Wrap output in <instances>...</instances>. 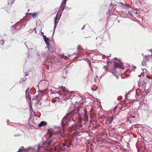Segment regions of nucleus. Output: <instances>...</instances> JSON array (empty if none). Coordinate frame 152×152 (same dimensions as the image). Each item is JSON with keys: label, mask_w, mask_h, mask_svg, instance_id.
<instances>
[{"label": "nucleus", "mask_w": 152, "mask_h": 152, "mask_svg": "<svg viewBox=\"0 0 152 152\" xmlns=\"http://www.w3.org/2000/svg\"><path fill=\"white\" fill-rule=\"evenodd\" d=\"M55 88L56 92L60 95L58 97H56L55 98L53 99L52 100L53 102L54 103L58 101L56 99H58L65 100L66 99H72L74 95H73V92H69L67 90L65 87L63 86H56Z\"/></svg>", "instance_id": "nucleus-1"}, {"label": "nucleus", "mask_w": 152, "mask_h": 152, "mask_svg": "<svg viewBox=\"0 0 152 152\" xmlns=\"http://www.w3.org/2000/svg\"><path fill=\"white\" fill-rule=\"evenodd\" d=\"M104 68L107 71L111 72L113 75L118 79L121 74V69L123 70L124 67L122 63L119 64L115 62L111 63L107 66H105Z\"/></svg>", "instance_id": "nucleus-2"}, {"label": "nucleus", "mask_w": 152, "mask_h": 152, "mask_svg": "<svg viewBox=\"0 0 152 152\" xmlns=\"http://www.w3.org/2000/svg\"><path fill=\"white\" fill-rule=\"evenodd\" d=\"M46 145L45 144V142H41L38 145L36 146L34 148H28L24 149V147H21L17 152H30L31 151L34 152H37L41 148H43Z\"/></svg>", "instance_id": "nucleus-3"}, {"label": "nucleus", "mask_w": 152, "mask_h": 152, "mask_svg": "<svg viewBox=\"0 0 152 152\" xmlns=\"http://www.w3.org/2000/svg\"><path fill=\"white\" fill-rule=\"evenodd\" d=\"M70 114H67L64 117L61 121V124L62 127L66 125L68 126L71 123H75L73 119L70 118ZM76 126L75 124H73L72 126L74 127Z\"/></svg>", "instance_id": "nucleus-4"}, {"label": "nucleus", "mask_w": 152, "mask_h": 152, "mask_svg": "<svg viewBox=\"0 0 152 152\" xmlns=\"http://www.w3.org/2000/svg\"><path fill=\"white\" fill-rule=\"evenodd\" d=\"M134 93H135V97H133L131 99L132 100H134L133 101H138L140 99L141 97L138 94L136 90L135 91H134ZM132 101H130L128 103H126L125 102H124V104H123L121 107L120 108V109L122 111H124L125 110L126 108H124V107L126 106L128 107H129L132 104Z\"/></svg>", "instance_id": "nucleus-5"}, {"label": "nucleus", "mask_w": 152, "mask_h": 152, "mask_svg": "<svg viewBox=\"0 0 152 152\" xmlns=\"http://www.w3.org/2000/svg\"><path fill=\"white\" fill-rule=\"evenodd\" d=\"M84 110V115L83 118H84V121L85 122H87L88 121V117L87 115V111L86 108L85 109H83L82 107L80 106L77 107V109L75 110V112L78 113L79 114H81L82 113V111Z\"/></svg>", "instance_id": "nucleus-6"}, {"label": "nucleus", "mask_w": 152, "mask_h": 152, "mask_svg": "<svg viewBox=\"0 0 152 152\" xmlns=\"http://www.w3.org/2000/svg\"><path fill=\"white\" fill-rule=\"evenodd\" d=\"M64 1V2L62 3L61 4L60 6L59 10L58 11V13H57L56 17L55 18V20L54 21V25L56 26L57 25L58 23L57 20L59 17L61 16V14H60V12L61 11H63L64 9V7H65V5L66 4V1Z\"/></svg>", "instance_id": "nucleus-7"}, {"label": "nucleus", "mask_w": 152, "mask_h": 152, "mask_svg": "<svg viewBox=\"0 0 152 152\" xmlns=\"http://www.w3.org/2000/svg\"><path fill=\"white\" fill-rule=\"evenodd\" d=\"M59 139V138L57 137L56 136L54 137L52 136L50 137V138L47 140L45 141V144L46 145H49L52 142H53V145L54 146V145L56 143V142H58Z\"/></svg>", "instance_id": "nucleus-8"}, {"label": "nucleus", "mask_w": 152, "mask_h": 152, "mask_svg": "<svg viewBox=\"0 0 152 152\" xmlns=\"http://www.w3.org/2000/svg\"><path fill=\"white\" fill-rule=\"evenodd\" d=\"M48 132L49 134L50 137H52V136H56V137H57V136L56 134L58 133V132H56L52 128L48 129Z\"/></svg>", "instance_id": "nucleus-9"}, {"label": "nucleus", "mask_w": 152, "mask_h": 152, "mask_svg": "<svg viewBox=\"0 0 152 152\" xmlns=\"http://www.w3.org/2000/svg\"><path fill=\"white\" fill-rule=\"evenodd\" d=\"M139 87H142V91L143 92H145L146 94H148L150 91L149 86H138Z\"/></svg>", "instance_id": "nucleus-10"}, {"label": "nucleus", "mask_w": 152, "mask_h": 152, "mask_svg": "<svg viewBox=\"0 0 152 152\" xmlns=\"http://www.w3.org/2000/svg\"><path fill=\"white\" fill-rule=\"evenodd\" d=\"M30 89L28 88L26 91V98L27 99H28L31 101V96L29 95V90Z\"/></svg>", "instance_id": "nucleus-11"}, {"label": "nucleus", "mask_w": 152, "mask_h": 152, "mask_svg": "<svg viewBox=\"0 0 152 152\" xmlns=\"http://www.w3.org/2000/svg\"><path fill=\"white\" fill-rule=\"evenodd\" d=\"M43 38L44 39L45 41V42L46 44L47 45L49 44V39L45 35H43Z\"/></svg>", "instance_id": "nucleus-12"}, {"label": "nucleus", "mask_w": 152, "mask_h": 152, "mask_svg": "<svg viewBox=\"0 0 152 152\" xmlns=\"http://www.w3.org/2000/svg\"><path fill=\"white\" fill-rule=\"evenodd\" d=\"M47 125V123L46 121H42L39 124L38 126L39 127L45 126Z\"/></svg>", "instance_id": "nucleus-13"}, {"label": "nucleus", "mask_w": 152, "mask_h": 152, "mask_svg": "<svg viewBox=\"0 0 152 152\" xmlns=\"http://www.w3.org/2000/svg\"><path fill=\"white\" fill-rule=\"evenodd\" d=\"M65 142L67 147H69V145H72V142L71 140H66Z\"/></svg>", "instance_id": "nucleus-14"}, {"label": "nucleus", "mask_w": 152, "mask_h": 152, "mask_svg": "<svg viewBox=\"0 0 152 152\" xmlns=\"http://www.w3.org/2000/svg\"><path fill=\"white\" fill-rule=\"evenodd\" d=\"M30 92L32 94H35L36 90L35 88H32L30 89Z\"/></svg>", "instance_id": "nucleus-15"}, {"label": "nucleus", "mask_w": 152, "mask_h": 152, "mask_svg": "<svg viewBox=\"0 0 152 152\" xmlns=\"http://www.w3.org/2000/svg\"><path fill=\"white\" fill-rule=\"evenodd\" d=\"M41 82L42 83H43L44 85H49L50 84V83H49V82L48 81H47V80H42L41 81Z\"/></svg>", "instance_id": "nucleus-16"}, {"label": "nucleus", "mask_w": 152, "mask_h": 152, "mask_svg": "<svg viewBox=\"0 0 152 152\" xmlns=\"http://www.w3.org/2000/svg\"><path fill=\"white\" fill-rule=\"evenodd\" d=\"M98 88V87L97 86H93L91 88V89L93 91H96Z\"/></svg>", "instance_id": "nucleus-17"}, {"label": "nucleus", "mask_w": 152, "mask_h": 152, "mask_svg": "<svg viewBox=\"0 0 152 152\" xmlns=\"http://www.w3.org/2000/svg\"><path fill=\"white\" fill-rule=\"evenodd\" d=\"M41 103L42 102H40V100H38L37 102V105L39 104L40 105H41Z\"/></svg>", "instance_id": "nucleus-18"}, {"label": "nucleus", "mask_w": 152, "mask_h": 152, "mask_svg": "<svg viewBox=\"0 0 152 152\" xmlns=\"http://www.w3.org/2000/svg\"><path fill=\"white\" fill-rule=\"evenodd\" d=\"M119 105H120L119 104H118V105H117L115 106V107L113 109V112L115 111L116 109L118 107V106Z\"/></svg>", "instance_id": "nucleus-19"}, {"label": "nucleus", "mask_w": 152, "mask_h": 152, "mask_svg": "<svg viewBox=\"0 0 152 152\" xmlns=\"http://www.w3.org/2000/svg\"><path fill=\"white\" fill-rule=\"evenodd\" d=\"M32 16L34 18H36L37 17V14L36 13L34 14H32Z\"/></svg>", "instance_id": "nucleus-20"}, {"label": "nucleus", "mask_w": 152, "mask_h": 152, "mask_svg": "<svg viewBox=\"0 0 152 152\" xmlns=\"http://www.w3.org/2000/svg\"><path fill=\"white\" fill-rule=\"evenodd\" d=\"M62 58H64L65 59H66L68 58L66 56H65L64 54H62Z\"/></svg>", "instance_id": "nucleus-21"}, {"label": "nucleus", "mask_w": 152, "mask_h": 152, "mask_svg": "<svg viewBox=\"0 0 152 152\" xmlns=\"http://www.w3.org/2000/svg\"><path fill=\"white\" fill-rule=\"evenodd\" d=\"M129 118H135V116L134 115H131V114H129Z\"/></svg>", "instance_id": "nucleus-22"}, {"label": "nucleus", "mask_w": 152, "mask_h": 152, "mask_svg": "<svg viewBox=\"0 0 152 152\" xmlns=\"http://www.w3.org/2000/svg\"><path fill=\"white\" fill-rule=\"evenodd\" d=\"M151 56H150V55L145 56V58L146 59L147 58H150Z\"/></svg>", "instance_id": "nucleus-23"}, {"label": "nucleus", "mask_w": 152, "mask_h": 152, "mask_svg": "<svg viewBox=\"0 0 152 152\" xmlns=\"http://www.w3.org/2000/svg\"><path fill=\"white\" fill-rule=\"evenodd\" d=\"M79 133L78 132H76L74 133L75 136H76Z\"/></svg>", "instance_id": "nucleus-24"}, {"label": "nucleus", "mask_w": 152, "mask_h": 152, "mask_svg": "<svg viewBox=\"0 0 152 152\" xmlns=\"http://www.w3.org/2000/svg\"><path fill=\"white\" fill-rule=\"evenodd\" d=\"M54 128H55V129L58 128V129H59V128H60V127H59V126H54Z\"/></svg>", "instance_id": "nucleus-25"}, {"label": "nucleus", "mask_w": 152, "mask_h": 152, "mask_svg": "<svg viewBox=\"0 0 152 152\" xmlns=\"http://www.w3.org/2000/svg\"><path fill=\"white\" fill-rule=\"evenodd\" d=\"M22 134H16L14 135L15 136H20V135H21Z\"/></svg>", "instance_id": "nucleus-26"}, {"label": "nucleus", "mask_w": 152, "mask_h": 152, "mask_svg": "<svg viewBox=\"0 0 152 152\" xmlns=\"http://www.w3.org/2000/svg\"><path fill=\"white\" fill-rule=\"evenodd\" d=\"M67 146L65 142V143H63L62 144V146Z\"/></svg>", "instance_id": "nucleus-27"}, {"label": "nucleus", "mask_w": 152, "mask_h": 152, "mask_svg": "<svg viewBox=\"0 0 152 152\" xmlns=\"http://www.w3.org/2000/svg\"><path fill=\"white\" fill-rule=\"evenodd\" d=\"M111 121H110V123L112 122V121H113V118H111Z\"/></svg>", "instance_id": "nucleus-28"}, {"label": "nucleus", "mask_w": 152, "mask_h": 152, "mask_svg": "<svg viewBox=\"0 0 152 152\" xmlns=\"http://www.w3.org/2000/svg\"><path fill=\"white\" fill-rule=\"evenodd\" d=\"M54 150H55V151H56L57 150V149H56V147H55V149H54Z\"/></svg>", "instance_id": "nucleus-29"}, {"label": "nucleus", "mask_w": 152, "mask_h": 152, "mask_svg": "<svg viewBox=\"0 0 152 152\" xmlns=\"http://www.w3.org/2000/svg\"><path fill=\"white\" fill-rule=\"evenodd\" d=\"M128 94V93H127V94H126V95L125 97H126V96H127V95Z\"/></svg>", "instance_id": "nucleus-30"}, {"label": "nucleus", "mask_w": 152, "mask_h": 152, "mask_svg": "<svg viewBox=\"0 0 152 152\" xmlns=\"http://www.w3.org/2000/svg\"><path fill=\"white\" fill-rule=\"evenodd\" d=\"M9 121V120H8L7 121V123H8V122Z\"/></svg>", "instance_id": "nucleus-31"}, {"label": "nucleus", "mask_w": 152, "mask_h": 152, "mask_svg": "<svg viewBox=\"0 0 152 152\" xmlns=\"http://www.w3.org/2000/svg\"><path fill=\"white\" fill-rule=\"evenodd\" d=\"M120 3L121 4H122V3H121V2H120Z\"/></svg>", "instance_id": "nucleus-32"}, {"label": "nucleus", "mask_w": 152, "mask_h": 152, "mask_svg": "<svg viewBox=\"0 0 152 152\" xmlns=\"http://www.w3.org/2000/svg\"><path fill=\"white\" fill-rule=\"evenodd\" d=\"M129 76V75H126V76L128 77Z\"/></svg>", "instance_id": "nucleus-33"}, {"label": "nucleus", "mask_w": 152, "mask_h": 152, "mask_svg": "<svg viewBox=\"0 0 152 152\" xmlns=\"http://www.w3.org/2000/svg\"><path fill=\"white\" fill-rule=\"evenodd\" d=\"M20 124L21 125H23V124Z\"/></svg>", "instance_id": "nucleus-34"}, {"label": "nucleus", "mask_w": 152, "mask_h": 152, "mask_svg": "<svg viewBox=\"0 0 152 152\" xmlns=\"http://www.w3.org/2000/svg\"><path fill=\"white\" fill-rule=\"evenodd\" d=\"M147 77L148 78V76H147Z\"/></svg>", "instance_id": "nucleus-35"}, {"label": "nucleus", "mask_w": 152, "mask_h": 152, "mask_svg": "<svg viewBox=\"0 0 152 152\" xmlns=\"http://www.w3.org/2000/svg\"><path fill=\"white\" fill-rule=\"evenodd\" d=\"M64 1H66L67 0H64Z\"/></svg>", "instance_id": "nucleus-36"}, {"label": "nucleus", "mask_w": 152, "mask_h": 152, "mask_svg": "<svg viewBox=\"0 0 152 152\" xmlns=\"http://www.w3.org/2000/svg\"><path fill=\"white\" fill-rule=\"evenodd\" d=\"M9 2H10V1H9V2H8V4H9Z\"/></svg>", "instance_id": "nucleus-37"}, {"label": "nucleus", "mask_w": 152, "mask_h": 152, "mask_svg": "<svg viewBox=\"0 0 152 152\" xmlns=\"http://www.w3.org/2000/svg\"><path fill=\"white\" fill-rule=\"evenodd\" d=\"M3 42L4 43V41Z\"/></svg>", "instance_id": "nucleus-38"}, {"label": "nucleus", "mask_w": 152, "mask_h": 152, "mask_svg": "<svg viewBox=\"0 0 152 152\" xmlns=\"http://www.w3.org/2000/svg\"><path fill=\"white\" fill-rule=\"evenodd\" d=\"M137 150L138 151H139V149H137Z\"/></svg>", "instance_id": "nucleus-39"}]
</instances>
